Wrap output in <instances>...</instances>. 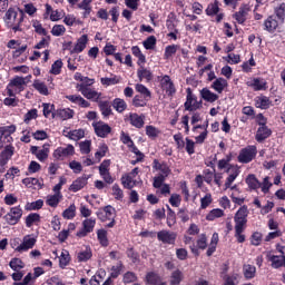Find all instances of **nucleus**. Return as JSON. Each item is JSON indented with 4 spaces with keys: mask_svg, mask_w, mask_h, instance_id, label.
<instances>
[{
    "mask_svg": "<svg viewBox=\"0 0 285 285\" xmlns=\"http://www.w3.org/2000/svg\"><path fill=\"white\" fill-rule=\"evenodd\" d=\"M234 237H236V242L238 244H244L246 242V235H244V230H246V224H248V207L246 205L239 207L234 216Z\"/></svg>",
    "mask_w": 285,
    "mask_h": 285,
    "instance_id": "1",
    "label": "nucleus"
},
{
    "mask_svg": "<svg viewBox=\"0 0 285 285\" xmlns=\"http://www.w3.org/2000/svg\"><path fill=\"white\" fill-rule=\"evenodd\" d=\"M10 246L14 253L20 255L32 250L37 246V236L35 234H27L22 238H13L10 240Z\"/></svg>",
    "mask_w": 285,
    "mask_h": 285,
    "instance_id": "2",
    "label": "nucleus"
},
{
    "mask_svg": "<svg viewBox=\"0 0 285 285\" xmlns=\"http://www.w3.org/2000/svg\"><path fill=\"white\" fill-rule=\"evenodd\" d=\"M4 24L13 32H21V23H23V13H19L17 9L9 8L3 17Z\"/></svg>",
    "mask_w": 285,
    "mask_h": 285,
    "instance_id": "3",
    "label": "nucleus"
},
{
    "mask_svg": "<svg viewBox=\"0 0 285 285\" xmlns=\"http://www.w3.org/2000/svg\"><path fill=\"white\" fill-rule=\"evenodd\" d=\"M218 168L219 170H224L226 168V173L229 174L225 181V190H228V188L235 190L237 186H233V181L239 177V167L230 165L226 159L223 158L218 161Z\"/></svg>",
    "mask_w": 285,
    "mask_h": 285,
    "instance_id": "4",
    "label": "nucleus"
},
{
    "mask_svg": "<svg viewBox=\"0 0 285 285\" xmlns=\"http://www.w3.org/2000/svg\"><path fill=\"white\" fill-rule=\"evenodd\" d=\"M255 157H257V147L255 145H249L240 149L237 159L239 164H250Z\"/></svg>",
    "mask_w": 285,
    "mask_h": 285,
    "instance_id": "5",
    "label": "nucleus"
},
{
    "mask_svg": "<svg viewBox=\"0 0 285 285\" xmlns=\"http://www.w3.org/2000/svg\"><path fill=\"white\" fill-rule=\"evenodd\" d=\"M21 217H23V209L16 206L10 208L9 213L3 216V219L9 224V226H17L21 220Z\"/></svg>",
    "mask_w": 285,
    "mask_h": 285,
    "instance_id": "6",
    "label": "nucleus"
},
{
    "mask_svg": "<svg viewBox=\"0 0 285 285\" xmlns=\"http://www.w3.org/2000/svg\"><path fill=\"white\" fill-rule=\"evenodd\" d=\"M160 83V90L167 95V97H173L175 92H177V89L175 88V83L173 82V79H170V76L165 75L159 78Z\"/></svg>",
    "mask_w": 285,
    "mask_h": 285,
    "instance_id": "7",
    "label": "nucleus"
},
{
    "mask_svg": "<svg viewBox=\"0 0 285 285\" xmlns=\"http://www.w3.org/2000/svg\"><path fill=\"white\" fill-rule=\"evenodd\" d=\"M92 128L97 135V137L106 138L110 132H112V128L109 127L108 124L104 121H95L92 122Z\"/></svg>",
    "mask_w": 285,
    "mask_h": 285,
    "instance_id": "8",
    "label": "nucleus"
},
{
    "mask_svg": "<svg viewBox=\"0 0 285 285\" xmlns=\"http://www.w3.org/2000/svg\"><path fill=\"white\" fill-rule=\"evenodd\" d=\"M71 155H75V146L68 145L67 147H58L53 151L55 159L63 160L66 157H71Z\"/></svg>",
    "mask_w": 285,
    "mask_h": 285,
    "instance_id": "9",
    "label": "nucleus"
},
{
    "mask_svg": "<svg viewBox=\"0 0 285 285\" xmlns=\"http://www.w3.org/2000/svg\"><path fill=\"white\" fill-rule=\"evenodd\" d=\"M31 153L38 160L46 161L50 155V147L48 145H43L42 147L32 146Z\"/></svg>",
    "mask_w": 285,
    "mask_h": 285,
    "instance_id": "10",
    "label": "nucleus"
},
{
    "mask_svg": "<svg viewBox=\"0 0 285 285\" xmlns=\"http://www.w3.org/2000/svg\"><path fill=\"white\" fill-rule=\"evenodd\" d=\"M139 175V168H134L131 170V173L129 174H125L122 177H121V184L125 188H135V177H137Z\"/></svg>",
    "mask_w": 285,
    "mask_h": 285,
    "instance_id": "11",
    "label": "nucleus"
},
{
    "mask_svg": "<svg viewBox=\"0 0 285 285\" xmlns=\"http://www.w3.org/2000/svg\"><path fill=\"white\" fill-rule=\"evenodd\" d=\"M30 79H32V76L30 75L27 76L26 78L17 76L9 82V86L10 88H13L16 92H21L23 91V86H26V83H28Z\"/></svg>",
    "mask_w": 285,
    "mask_h": 285,
    "instance_id": "12",
    "label": "nucleus"
},
{
    "mask_svg": "<svg viewBox=\"0 0 285 285\" xmlns=\"http://www.w3.org/2000/svg\"><path fill=\"white\" fill-rule=\"evenodd\" d=\"M109 167H110V160H104L99 166L100 177H102L106 184H112L115 181V179L110 175V170L108 169Z\"/></svg>",
    "mask_w": 285,
    "mask_h": 285,
    "instance_id": "13",
    "label": "nucleus"
},
{
    "mask_svg": "<svg viewBox=\"0 0 285 285\" xmlns=\"http://www.w3.org/2000/svg\"><path fill=\"white\" fill-rule=\"evenodd\" d=\"M88 179H90V176L88 175H82L78 177L76 180L72 181L69 190H71V193H79V190H82V188H86V186H88Z\"/></svg>",
    "mask_w": 285,
    "mask_h": 285,
    "instance_id": "14",
    "label": "nucleus"
},
{
    "mask_svg": "<svg viewBox=\"0 0 285 285\" xmlns=\"http://www.w3.org/2000/svg\"><path fill=\"white\" fill-rule=\"evenodd\" d=\"M153 168L159 177H164L165 179L168 177V175H170V167H168L166 163H159V160L155 159L153 163Z\"/></svg>",
    "mask_w": 285,
    "mask_h": 285,
    "instance_id": "15",
    "label": "nucleus"
},
{
    "mask_svg": "<svg viewBox=\"0 0 285 285\" xmlns=\"http://www.w3.org/2000/svg\"><path fill=\"white\" fill-rule=\"evenodd\" d=\"M202 108V102L197 101L195 95L188 92L187 100L185 102V110L193 112V110H199Z\"/></svg>",
    "mask_w": 285,
    "mask_h": 285,
    "instance_id": "16",
    "label": "nucleus"
},
{
    "mask_svg": "<svg viewBox=\"0 0 285 285\" xmlns=\"http://www.w3.org/2000/svg\"><path fill=\"white\" fill-rule=\"evenodd\" d=\"M95 224L97 220L95 218H87L82 222L83 230L77 233L78 237H86L88 233L95 230Z\"/></svg>",
    "mask_w": 285,
    "mask_h": 285,
    "instance_id": "17",
    "label": "nucleus"
},
{
    "mask_svg": "<svg viewBox=\"0 0 285 285\" xmlns=\"http://www.w3.org/2000/svg\"><path fill=\"white\" fill-rule=\"evenodd\" d=\"M14 155V147L12 145H6L4 150L0 154V166H6Z\"/></svg>",
    "mask_w": 285,
    "mask_h": 285,
    "instance_id": "18",
    "label": "nucleus"
},
{
    "mask_svg": "<svg viewBox=\"0 0 285 285\" xmlns=\"http://www.w3.org/2000/svg\"><path fill=\"white\" fill-rule=\"evenodd\" d=\"M159 242L163 244H175V239H177V234L173 232L161 230L157 235Z\"/></svg>",
    "mask_w": 285,
    "mask_h": 285,
    "instance_id": "19",
    "label": "nucleus"
},
{
    "mask_svg": "<svg viewBox=\"0 0 285 285\" xmlns=\"http://www.w3.org/2000/svg\"><path fill=\"white\" fill-rule=\"evenodd\" d=\"M98 216L99 219H101V222H108L110 219H115V217H117V213L115 210V207L108 205L102 209V212Z\"/></svg>",
    "mask_w": 285,
    "mask_h": 285,
    "instance_id": "20",
    "label": "nucleus"
},
{
    "mask_svg": "<svg viewBox=\"0 0 285 285\" xmlns=\"http://www.w3.org/2000/svg\"><path fill=\"white\" fill-rule=\"evenodd\" d=\"M66 99H68V101H70L71 104L79 106L80 108H90V102L83 99V97H81L80 95H69L66 96Z\"/></svg>",
    "mask_w": 285,
    "mask_h": 285,
    "instance_id": "21",
    "label": "nucleus"
},
{
    "mask_svg": "<svg viewBox=\"0 0 285 285\" xmlns=\"http://www.w3.org/2000/svg\"><path fill=\"white\" fill-rule=\"evenodd\" d=\"M246 85L253 90H266V80L264 78H252L247 80Z\"/></svg>",
    "mask_w": 285,
    "mask_h": 285,
    "instance_id": "22",
    "label": "nucleus"
},
{
    "mask_svg": "<svg viewBox=\"0 0 285 285\" xmlns=\"http://www.w3.org/2000/svg\"><path fill=\"white\" fill-rule=\"evenodd\" d=\"M254 101L256 108H261V110H268L273 106L271 98L266 96H257Z\"/></svg>",
    "mask_w": 285,
    "mask_h": 285,
    "instance_id": "23",
    "label": "nucleus"
},
{
    "mask_svg": "<svg viewBox=\"0 0 285 285\" xmlns=\"http://www.w3.org/2000/svg\"><path fill=\"white\" fill-rule=\"evenodd\" d=\"M63 199V194H50L46 197V204L47 206H50V208H57L59 204H61Z\"/></svg>",
    "mask_w": 285,
    "mask_h": 285,
    "instance_id": "24",
    "label": "nucleus"
},
{
    "mask_svg": "<svg viewBox=\"0 0 285 285\" xmlns=\"http://www.w3.org/2000/svg\"><path fill=\"white\" fill-rule=\"evenodd\" d=\"M248 12H250V8L244 4L234 14V19L237 21V23H244L246 21V17H248Z\"/></svg>",
    "mask_w": 285,
    "mask_h": 285,
    "instance_id": "25",
    "label": "nucleus"
},
{
    "mask_svg": "<svg viewBox=\"0 0 285 285\" xmlns=\"http://www.w3.org/2000/svg\"><path fill=\"white\" fill-rule=\"evenodd\" d=\"M13 132H17V127L14 125L6 126L0 128V135L7 139V144H12Z\"/></svg>",
    "mask_w": 285,
    "mask_h": 285,
    "instance_id": "26",
    "label": "nucleus"
},
{
    "mask_svg": "<svg viewBox=\"0 0 285 285\" xmlns=\"http://www.w3.org/2000/svg\"><path fill=\"white\" fill-rule=\"evenodd\" d=\"M52 117H59V119L66 121L67 119H72L75 117V110L70 108L58 109L52 114Z\"/></svg>",
    "mask_w": 285,
    "mask_h": 285,
    "instance_id": "27",
    "label": "nucleus"
},
{
    "mask_svg": "<svg viewBox=\"0 0 285 285\" xmlns=\"http://www.w3.org/2000/svg\"><path fill=\"white\" fill-rule=\"evenodd\" d=\"M121 82V77L117 75H110V77H104L100 78L101 86H105V88H108L109 86H117V83Z\"/></svg>",
    "mask_w": 285,
    "mask_h": 285,
    "instance_id": "28",
    "label": "nucleus"
},
{
    "mask_svg": "<svg viewBox=\"0 0 285 285\" xmlns=\"http://www.w3.org/2000/svg\"><path fill=\"white\" fill-rule=\"evenodd\" d=\"M265 30H267V32H275L277 30V28L279 27V21L277 20V18L275 16H269L265 22Z\"/></svg>",
    "mask_w": 285,
    "mask_h": 285,
    "instance_id": "29",
    "label": "nucleus"
},
{
    "mask_svg": "<svg viewBox=\"0 0 285 285\" xmlns=\"http://www.w3.org/2000/svg\"><path fill=\"white\" fill-rule=\"evenodd\" d=\"M268 262L272 263V268H282L285 267V256H277V255H267Z\"/></svg>",
    "mask_w": 285,
    "mask_h": 285,
    "instance_id": "30",
    "label": "nucleus"
},
{
    "mask_svg": "<svg viewBox=\"0 0 285 285\" xmlns=\"http://www.w3.org/2000/svg\"><path fill=\"white\" fill-rule=\"evenodd\" d=\"M138 79L139 81H153V71L145 68L144 65L139 66V69L137 70Z\"/></svg>",
    "mask_w": 285,
    "mask_h": 285,
    "instance_id": "31",
    "label": "nucleus"
},
{
    "mask_svg": "<svg viewBox=\"0 0 285 285\" xmlns=\"http://www.w3.org/2000/svg\"><path fill=\"white\" fill-rule=\"evenodd\" d=\"M86 46H88V36L82 35L77 40L72 51L79 55V52H83V50H86Z\"/></svg>",
    "mask_w": 285,
    "mask_h": 285,
    "instance_id": "32",
    "label": "nucleus"
},
{
    "mask_svg": "<svg viewBox=\"0 0 285 285\" xmlns=\"http://www.w3.org/2000/svg\"><path fill=\"white\" fill-rule=\"evenodd\" d=\"M228 87V81H226V79L224 78H217L216 80H214L212 88L218 92V95H222L225 90V88Z\"/></svg>",
    "mask_w": 285,
    "mask_h": 285,
    "instance_id": "33",
    "label": "nucleus"
},
{
    "mask_svg": "<svg viewBox=\"0 0 285 285\" xmlns=\"http://www.w3.org/2000/svg\"><path fill=\"white\" fill-rule=\"evenodd\" d=\"M82 96L86 97V99L96 101L97 104L101 99V92H98L97 90L89 88V87H88V89H85V91H82Z\"/></svg>",
    "mask_w": 285,
    "mask_h": 285,
    "instance_id": "34",
    "label": "nucleus"
},
{
    "mask_svg": "<svg viewBox=\"0 0 285 285\" xmlns=\"http://www.w3.org/2000/svg\"><path fill=\"white\" fill-rule=\"evenodd\" d=\"M22 184L27 188H43V183H41L38 178L28 177L22 179Z\"/></svg>",
    "mask_w": 285,
    "mask_h": 285,
    "instance_id": "35",
    "label": "nucleus"
},
{
    "mask_svg": "<svg viewBox=\"0 0 285 285\" xmlns=\"http://www.w3.org/2000/svg\"><path fill=\"white\" fill-rule=\"evenodd\" d=\"M200 95H202V98L205 101H208L209 104H214V101H217V99H219V96H217V94L206 88L202 89Z\"/></svg>",
    "mask_w": 285,
    "mask_h": 285,
    "instance_id": "36",
    "label": "nucleus"
},
{
    "mask_svg": "<svg viewBox=\"0 0 285 285\" xmlns=\"http://www.w3.org/2000/svg\"><path fill=\"white\" fill-rule=\"evenodd\" d=\"M39 222H41V216L37 213H31L26 217L27 228H32V226H37Z\"/></svg>",
    "mask_w": 285,
    "mask_h": 285,
    "instance_id": "37",
    "label": "nucleus"
},
{
    "mask_svg": "<svg viewBox=\"0 0 285 285\" xmlns=\"http://www.w3.org/2000/svg\"><path fill=\"white\" fill-rule=\"evenodd\" d=\"M131 55L138 58V61H137L138 66L146 65V56L144 55V52H141V49L138 46L131 47Z\"/></svg>",
    "mask_w": 285,
    "mask_h": 285,
    "instance_id": "38",
    "label": "nucleus"
},
{
    "mask_svg": "<svg viewBox=\"0 0 285 285\" xmlns=\"http://www.w3.org/2000/svg\"><path fill=\"white\" fill-rule=\"evenodd\" d=\"M98 106L104 117H110V115H112V108L110 107V102L100 99L98 101Z\"/></svg>",
    "mask_w": 285,
    "mask_h": 285,
    "instance_id": "39",
    "label": "nucleus"
},
{
    "mask_svg": "<svg viewBox=\"0 0 285 285\" xmlns=\"http://www.w3.org/2000/svg\"><path fill=\"white\" fill-rule=\"evenodd\" d=\"M66 137H68L72 141H79V139H83V137H86V131H83V129L70 130L67 131Z\"/></svg>",
    "mask_w": 285,
    "mask_h": 285,
    "instance_id": "40",
    "label": "nucleus"
},
{
    "mask_svg": "<svg viewBox=\"0 0 285 285\" xmlns=\"http://www.w3.org/2000/svg\"><path fill=\"white\" fill-rule=\"evenodd\" d=\"M129 121L131 126H135V128H144V116L138 114H130Z\"/></svg>",
    "mask_w": 285,
    "mask_h": 285,
    "instance_id": "41",
    "label": "nucleus"
},
{
    "mask_svg": "<svg viewBox=\"0 0 285 285\" xmlns=\"http://www.w3.org/2000/svg\"><path fill=\"white\" fill-rule=\"evenodd\" d=\"M202 128L204 131L196 137V144H204V141H206V138L208 137V130H206V128H208V125L206 126H194L193 131L196 132L197 129Z\"/></svg>",
    "mask_w": 285,
    "mask_h": 285,
    "instance_id": "42",
    "label": "nucleus"
},
{
    "mask_svg": "<svg viewBox=\"0 0 285 285\" xmlns=\"http://www.w3.org/2000/svg\"><path fill=\"white\" fill-rule=\"evenodd\" d=\"M271 135V129L266 126L259 127L256 132V141H264V139H268Z\"/></svg>",
    "mask_w": 285,
    "mask_h": 285,
    "instance_id": "43",
    "label": "nucleus"
},
{
    "mask_svg": "<svg viewBox=\"0 0 285 285\" xmlns=\"http://www.w3.org/2000/svg\"><path fill=\"white\" fill-rule=\"evenodd\" d=\"M245 181L250 190H257V188L261 186L259 180L253 174L248 175Z\"/></svg>",
    "mask_w": 285,
    "mask_h": 285,
    "instance_id": "44",
    "label": "nucleus"
},
{
    "mask_svg": "<svg viewBox=\"0 0 285 285\" xmlns=\"http://www.w3.org/2000/svg\"><path fill=\"white\" fill-rule=\"evenodd\" d=\"M136 92H139V95H141L140 97H144L145 99H153V94L150 92V90L148 88H146V86L141 85V83H137L135 86Z\"/></svg>",
    "mask_w": 285,
    "mask_h": 285,
    "instance_id": "45",
    "label": "nucleus"
},
{
    "mask_svg": "<svg viewBox=\"0 0 285 285\" xmlns=\"http://www.w3.org/2000/svg\"><path fill=\"white\" fill-rule=\"evenodd\" d=\"M220 217H224V210L220 209V208L212 209V210L206 215L207 222H215V219H219Z\"/></svg>",
    "mask_w": 285,
    "mask_h": 285,
    "instance_id": "46",
    "label": "nucleus"
},
{
    "mask_svg": "<svg viewBox=\"0 0 285 285\" xmlns=\"http://www.w3.org/2000/svg\"><path fill=\"white\" fill-rule=\"evenodd\" d=\"M63 219H75L77 217V206L71 204L67 209L62 212Z\"/></svg>",
    "mask_w": 285,
    "mask_h": 285,
    "instance_id": "47",
    "label": "nucleus"
},
{
    "mask_svg": "<svg viewBox=\"0 0 285 285\" xmlns=\"http://www.w3.org/2000/svg\"><path fill=\"white\" fill-rule=\"evenodd\" d=\"M243 273L246 279H253L255 277V273H257V268L250 264L243 266Z\"/></svg>",
    "mask_w": 285,
    "mask_h": 285,
    "instance_id": "48",
    "label": "nucleus"
},
{
    "mask_svg": "<svg viewBox=\"0 0 285 285\" xmlns=\"http://www.w3.org/2000/svg\"><path fill=\"white\" fill-rule=\"evenodd\" d=\"M148 101H150L148 98L136 95L132 99V106H135V108H144L147 106Z\"/></svg>",
    "mask_w": 285,
    "mask_h": 285,
    "instance_id": "49",
    "label": "nucleus"
},
{
    "mask_svg": "<svg viewBox=\"0 0 285 285\" xmlns=\"http://www.w3.org/2000/svg\"><path fill=\"white\" fill-rule=\"evenodd\" d=\"M112 106L117 112H124V110H126V108H128L126 100H124L121 98L114 99Z\"/></svg>",
    "mask_w": 285,
    "mask_h": 285,
    "instance_id": "50",
    "label": "nucleus"
},
{
    "mask_svg": "<svg viewBox=\"0 0 285 285\" xmlns=\"http://www.w3.org/2000/svg\"><path fill=\"white\" fill-rule=\"evenodd\" d=\"M223 59L230 66H235L242 61V57L237 53H228L226 57H223Z\"/></svg>",
    "mask_w": 285,
    "mask_h": 285,
    "instance_id": "51",
    "label": "nucleus"
},
{
    "mask_svg": "<svg viewBox=\"0 0 285 285\" xmlns=\"http://www.w3.org/2000/svg\"><path fill=\"white\" fill-rule=\"evenodd\" d=\"M60 267H66L67 264H70V253L66 249H62L60 257H59Z\"/></svg>",
    "mask_w": 285,
    "mask_h": 285,
    "instance_id": "52",
    "label": "nucleus"
},
{
    "mask_svg": "<svg viewBox=\"0 0 285 285\" xmlns=\"http://www.w3.org/2000/svg\"><path fill=\"white\" fill-rule=\"evenodd\" d=\"M33 88H36L40 95L48 96V86H46L41 80H35Z\"/></svg>",
    "mask_w": 285,
    "mask_h": 285,
    "instance_id": "53",
    "label": "nucleus"
},
{
    "mask_svg": "<svg viewBox=\"0 0 285 285\" xmlns=\"http://www.w3.org/2000/svg\"><path fill=\"white\" fill-rule=\"evenodd\" d=\"M97 237L101 246H108V232L106 229H99L97 232Z\"/></svg>",
    "mask_w": 285,
    "mask_h": 285,
    "instance_id": "54",
    "label": "nucleus"
},
{
    "mask_svg": "<svg viewBox=\"0 0 285 285\" xmlns=\"http://www.w3.org/2000/svg\"><path fill=\"white\" fill-rule=\"evenodd\" d=\"M32 28H33L35 32H37V35H41L42 37H48V31L43 28L41 22L35 20L32 22Z\"/></svg>",
    "mask_w": 285,
    "mask_h": 285,
    "instance_id": "55",
    "label": "nucleus"
},
{
    "mask_svg": "<svg viewBox=\"0 0 285 285\" xmlns=\"http://www.w3.org/2000/svg\"><path fill=\"white\" fill-rule=\"evenodd\" d=\"M9 266L10 268H12V271L19 272L26 265L23 264V261H21L20 258H12L9 263Z\"/></svg>",
    "mask_w": 285,
    "mask_h": 285,
    "instance_id": "56",
    "label": "nucleus"
},
{
    "mask_svg": "<svg viewBox=\"0 0 285 285\" xmlns=\"http://www.w3.org/2000/svg\"><path fill=\"white\" fill-rule=\"evenodd\" d=\"M159 132H161V131L153 125H149L146 127V135L150 139H155L156 137H159Z\"/></svg>",
    "mask_w": 285,
    "mask_h": 285,
    "instance_id": "57",
    "label": "nucleus"
},
{
    "mask_svg": "<svg viewBox=\"0 0 285 285\" xmlns=\"http://www.w3.org/2000/svg\"><path fill=\"white\" fill-rule=\"evenodd\" d=\"M142 46L146 50H153L155 49V46H157V38L155 36L148 37L144 42Z\"/></svg>",
    "mask_w": 285,
    "mask_h": 285,
    "instance_id": "58",
    "label": "nucleus"
},
{
    "mask_svg": "<svg viewBox=\"0 0 285 285\" xmlns=\"http://www.w3.org/2000/svg\"><path fill=\"white\" fill-rule=\"evenodd\" d=\"M183 279H184V274L181 273V271L176 269L171 274L170 284L171 285L180 284Z\"/></svg>",
    "mask_w": 285,
    "mask_h": 285,
    "instance_id": "59",
    "label": "nucleus"
},
{
    "mask_svg": "<svg viewBox=\"0 0 285 285\" xmlns=\"http://www.w3.org/2000/svg\"><path fill=\"white\" fill-rule=\"evenodd\" d=\"M51 35L53 37H63L66 35V27L63 24H56L51 29Z\"/></svg>",
    "mask_w": 285,
    "mask_h": 285,
    "instance_id": "60",
    "label": "nucleus"
},
{
    "mask_svg": "<svg viewBox=\"0 0 285 285\" xmlns=\"http://www.w3.org/2000/svg\"><path fill=\"white\" fill-rule=\"evenodd\" d=\"M255 66H257V63L255 62V58H253V56H252L248 61L243 62L242 70H243V72H252L253 67H255Z\"/></svg>",
    "mask_w": 285,
    "mask_h": 285,
    "instance_id": "61",
    "label": "nucleus"
},
{
    "mask_svg": "<svg viewBox=\"0 0 285 285\" xmlns=\"http://www.w3.org/2000/svg\"><path fill=\"white\" fill-rule=\"evenodd\" d=\"M275 14L279 19V21H284L285 18V2H279L275 8Z\"/></svg>",
    "mask_w": 285,
    "mask_h": 285,
    "instance_id": "62",
    "label": "nucleus"
},
{
    "mask_svg": "<svg viewBox=\"0 0 285 285\" xmlns=\"http://www.w3.org/2000/svg\"><path fill=\"white\" fill-rule=\"evenodd\" d=\"M177 50H179V46L169 45L165 48V59H170L173 55H176Z\"/></svg>",
    "mask_w": 285,
    "mask_h": 285,
    "instance_id": "63",
    "label": "nucleus"
},
{
    "mask_svg": "<svg viewBox=\"0 0 285 285\" xmlns=\"http://www.w3.org/2000/svg\"><path fill=\"white\" fill-rule=\"evenodd\" d=\"M213 204V195L206 194L203 198H200V208L204 210Z\"/></svg>",
    "mask_w": 285,
    "mask_h": 285,
    "instance_id": "64",
    "label": "nucleus"
}]
</instances>
